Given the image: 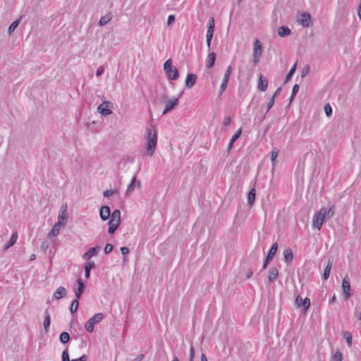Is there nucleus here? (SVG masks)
Masks as SVG:
<instances>
[{
    "mask_svg": "<svg viewBox=\"0 0 361 361\" xmlns=\"http://www.w3.org/2000/svg\"><path fill=\"white\" fill-rule=\"evenodd\" d=\"M104 318V315L102 313H97L93 317L89 319L92 322H94V324L99 323Z\"/></svg>",
    "mask_w": 361,
    "mask_h": 361,
    "instance_id": "nucleus-32",
    "label": "nucleus"
},
{
    "mask_svg": "<svg viewBox=\"0 0 361 361\" xmlns=\"http://www.w3.org/2000/svg\"><path fill=\"white\" fill-rule=\"evenodd\" d=\"M334 361H342L343 355L340 351H337L333 356Z\"/></svg>",
    "mask_w": 361,
    "mask_h": 361,
    "instance_id": "nucleus-43",
    "label": "nucleus"
},
{
    "mask_svg": "<svg viewBox=\"0 0 361 361\" xmlns=\"http://www.w3.org/2000/svg\"><path fill=\"white\" fill-rule=\"evenodd\" d=\"M20 19L18 20H16L15 21H13L11 25L10 26L8 27V34L11 35V33H13L14 32V30H16V28L18 27V25H19L20 23Z\"/></svg>",
    "mask_w": 361,
    "mask_h": 361,
    "instance_id": "nucleus-35",
    "label": "nucleus"
},
{
    "mask_svg": "<svg viewBox=\"0 0 361 361\" xmlns=\"http://www.w3.org/2000/svg\"><path fill=\"white\" fill-rule=\"evenodd\" d=\"M290 32V30L286 26H280L278 28V34L282 37L288 36Z\"/></svg>",
    "mask_w": 361,
    "mask_h": 361,
    "instance_id": "nucleus-24",
    "label": "nucleus"
},
{
    "mask_svg": "<svg viewBox=\"0 0 361 361\" xmlns=\"http://www.w3.org/2000/svg\"><path fill=\"white\" fill-rule=\"evenodd\" d=\"M78 305H79L78 300L75 299L72 302V304H71V308H70V310H71L72 314H74V313H75L77 312L78 308Z\"/></svg>",
    "mask_w": 361,
    "mask_h": 361,
    "instance_id": "nucleus-36",
    "label": "nucleus"
},
{
    "mask_svg": "<svg viewBox=\"0 0 361 361\" xmlns=\"http://www.w3.org/2000/svg\"><path fill=\"white\" fill-rule=\"evenodd\" d=\"M94 322H92L90 320L88 321L85 324V328L87 331L91 333L94 331Z\"/></svg>",
    "mask_w": 361,
    "mask_h": 361,
    "instance_id": "nucleus-38",
    "label": "nucleus"
},
{
    "mask_svg": "<svg viewBox=\"0 0 361 361\" xmlns=\"http://www.w3.org/2000/svg\"><path fill=\"white\" fill-rule=\"evenodd\" d=\"M232 70H233L232 67L231 66H229L227 68L226 73H224V78L222 80L220 90H219V96H221L222 94V93L226 90V89L227 87L228 82Z\"/></svg>",
    "mask_w": 361,
    "mask_h": 361,
    "instance_id": "nucleus-6",
    "label": "nucleus"
},
{
    "mask_svg": "<svg viewBox=\"0 0 361 361\" xmlns=\"http://www.w3.org/2000/svg\"><path fill=\"white\" fill-rule=\"evenodd\" d=\"M78 287L74 288V292L77 300L80 298L83 290L85 288V284L80 278L77 279Z\"/></svg>",
    "mask_w": 361,
    "mask_h": 361,
    "instance_id": "nucleus-11",
    "label": "nucleus"
},
{
    "mask_svg": "<svg viewBox=\"0 0 361 361\" xmlns=\"http://www.w3.org/2000/svg\"><path fill=\"white\" fill-rule=\"evenodd\" d=\"M164 69L169 80H177L179 77L178 69L172 66L171 59L167 60L164 64Z\"/></svg>",
    "mask_w": 361,
    "mask_h": 361,
    "instance_id": "nucleus-3",
    "label": "nucleus"
},
{
    "mask_svg": "<svg viewBox=\"0 0 361 361\" xmlns=\"http://www.w3.org/2000/svg\"><path fill=\"white\" fill-rule=\"evenodd\" d=\"M284 260L286 263H290L293 259V253L290 247H287L283 251Z\"/></svg>",
    "mask_w": 361,
    "mask_h": 361,
    "instance_id": "nucleus-15",
    "label": "nucleus"
},
{
    "mask_svg": "<svg viewBox=\"0 0 361 361\" xmlns=\"http://www.w3.org/2000/svg\"><path fill=\"white\" fill-rule=\"evenodd\" d=\"M326 214V208L322 207L317 213L315 214L312 220V226L321 229Z\"/></svg>",
    "mask_w": 361,
    "mask_h": 361,
    "instance_id": "nucleus-4",
    "label": "nucleus"
},
{
    "mask_svg": "<svg viewBox=\"0 0 361 361\" xmlns=\"http://www.w3.org/2000/svg\"><path fill=\"white\" fill-rule=\"evenodd\" d=\"M277 249H278V244L277 243H274L272 246L271 247L267 255V259L268 260H272V259L274 258V255H276V252L277 251Z\"/></svg>",
    "mask_w": 361,
    "mask_h": 361,
    "instance_id": "nucleus-22",
    "label": "nucleus"
},
{
    "mask_svg": "<svg viewBox=\"0 0 361 361\" xmlns=\"http://www.w3.org/2000/svg\"><path fill=\"white\" fill-rule=\"evenodd\" d=\"M310 305V300L308 298H305L303 301H302V303L301 304V307H304V310L306 311L309 307Z\"/></svg>",
    "mask_w": 361,
    "mask_h": 361,
    "instance_id": "nucleus-41",
    "label": "nucleus"
},
{
    "mask_svg": "<svg viewBox=\"0 0 361 361\" xmlns=\"http://www.w3.org/2000/svg\"><path fill=\"white\" fill-rule=\"evenodd\" d=\"M197 76L193 73H188L185 80V85L188 88H192L196 82Z\"/></svg>",
    "mask_w": 361,
    "mask_h": 361,
    "instance_id": "nucleus-13",
    "label": "nucleus"
},
{
    "mask_svg": "<svg viewBox=\"0 0 361 361\" xmlns=\"http://www.w3.org/2000/svg\"><path fill=\"white\" fill-rule=\"evenodd\" d=\"M49 247V244L47 242H44L42 244V246H41V248L44 250V251H46L47 249Z\"/></svg>",
    "mask_w": 361,
    "mask_h": 361,
    "instance_id": "nucleus-60",
    "label": "nucleus"
},
{
    "mask_svg": "<svg viewBox=\"0 0 361 361\" xmlns=\"http://www.w3.org/2000/svg\"><path fill=\"white\" fill-rule=\"evenodd\" d=\"M271 260H268L267 258L265 259V261L262 266V269H265L267 267L268 264L269 263Z\"/></svg>",
    "mask_w": 361,
    "mask_h": 361,
    "instance_id": "nucleus-62",
    "label": "nucleus"
},
{
    "mask_svg": "<svg viewBox=\"0 0 361 361\" xmlns=\"http://www.w3.org/2000/svg\"><path fill=\"white\" fill-rule=\"evenodd\" d=\"M113 250V245L110 243H107L104 247V252L109 254Z\"/></svg>",
    "mask_w": 361,
    "mask_h": 361,
    "instance_id": "nucleus-50",
    "label": "nucleus"
},
{
    "mask_svg": "<svg viewBox=\"0 0 361 361\" xmlns=\"http://www.w3.org/2000/svg\"><path fill=\"white\" fill-rule=\"evenodd\" d=\"M116 193H118V191L116 190H107L104 192L103 195L104 197H107Z\"/></svg>",
    "mask_w": 361,
    "mask_h": 361,
    "instance_id": "nucleus-44",
    "label": "nucleus"
},
{
    "mask_svg": "<svg viewBox=\"0 0 361 361\" xmlns=\"http://www.w3.org/2000/svg\"><path fill=\"white\" fill-rule=\"evenodd\" d=\"M135 182H136V177H135V176H134L133 177L130 184L128 185V188L126 191V195L130 194L133 191V190L135 188Z\"/></svg>",
    "mask_w": 361,
    "mask_h": 361,
    "instance_id": "nucleus-33",
    "label": "nucleus"
},
{
    "mask_svg": "<svg viewBox=\"0 0 361 361\" xmlns=\"http://www.w3.org/2000/svg\"><path fill=\"white\" fill-rule=\"evenodd\" d=\"M255 200V189L252 188L247 195V203L250 205H252Z\"/></svg>",
    "mask_w": 361,
    "mask_h": 361,
    "instance_id": "nucleus-30",
    "label": "nucleus"
},
{
    "mask_svg": "<svg viewBox=\"0 0 361 361\" xmlns=\"http://www.w3.org/2000/svg\"><path fill=\"white\" fill-rule=\"evenodd\" d=\"M299 90V85L298 84L294 85L293 90H292V94L293 96H295L296 93L298 92Z\"/></svg>",
    "mask_w": 361,
    "mask_h": 361,
    "instance_id": "nucleus-56",
    "label": "nucleus"
},
{
    "mask_svg": "<svg viewBox=\"0 0 361 361\" xmlns=\"http://www.w3.org/2000/svg\"><path fill=\"white\" fill-rule=\"evenodd\" d=\"M215 21L213 17L209 18L207 25V34H214V32Z\"/></svg>",
    "mask_w": 361,
    "mask_h": 361,
    "instance_id": "nucleus-27",
    "label": "nucleus"
},
{
    "mask_svg": "<svg viewBox=\"0 0 361 361\" xmlns=\"http://www.w3.org/2000/svg\"><path fill=\"white\" fill-rule=\"evenodd\" d=\"M111 18L112 16L111 13H108L102 16L99 21V26H104L106 25L111 20Z\"/></svg>",
    "mask_w": 361,
    "mask_h": 361,
    "instance_id": "nucleus-28",
    "label": "nucleus"
},
{
    "mask_svg": "<svg viewBox=\"0 0 361 361\" xmlns=\"http://www.w3.org/2000/svg\"><path fill=\"white\" fill-rule=\"evenodd\" d=\"M274 102H275L274 96H272L271 98L270 99V101L269 102V103L267 104V112H268L272 108V106L274 104Z\"/></svg>",
    "mask_w": 361,
    "mask_h": 361,
    "instance_id": "nucleus-49",
    "label": "nucleus"
},
{
    "mask_svg": "<svg viewBox=\"0 0 361 361\" xmlns=\"http://www.w3.org/2000/svg\"><path fill=\"white\" fill-rule=\"evenodd\" d=\"M144 357V355L140 354L137 355L135 359L130 360V361H142Z\"/></svg>",
    "mask_w": 361,
    "mask_h": 361,
    "instance_id": "nucleus-59",
    "label": "nucleus"
},
{
    "mask_svg": "<svg viewBox=\"0 0 361 361\" xmlns=\"http://www.w3.org/2000/svg\"><path fill=\"white\" fill-rule=\"evenodd\" d=\"M174 20H175V16L173 15H170L168 17L167 25H171L174 22Z\"/></svg>",
    "mask_w": 361,
    "mask_h": 361,
    "instance_id": "nucleus-53",
    "label": "nucleus"
},
{
    "mask_svg": "<svg viewBox=\"0 0 361 361\" xmlns=\"http://www.w3.org/2000/svg\"><path fill=\"white\" fill-rule=\"evenodd\" d=\"M194 356H195V348H194L193 345H190V357H189V361H193Z\"/></svg>",
    "mask_w": 361,
    "mask_h": 361,
    "instance_id": "nucleus-51",
    "label": "nucleus"
},
{
    "mask_svg": "<svg viewBox=\"0 0 361 361\" xmlns=\"http://www.w3.org/2000/svg\"><path fill=\"white\" fill-rule=\"evenodd\" d=\"M335 214V207L334 205H332L331 206L329 209L327 210L326 209V218H331Z\"/></svg>",
    "mask_w": 361,
    "mask_h": 361,
    "instance_id": "nucleus-40",
    "label": "nucleus"
},
{
    "mask_svg": "<svg viewBox=\"0 0 361 361\" xmlns=\"http://www.w3.org/2000/svg\"><path fill=\"white\" fill-rule=\"evenodd\" d=\"M262 47L260 41L259 39H256L254 42L253 56L260 57L262 56Z\"/></svg>",
    "mask_w": 361,
    "mask_h": 361,
    "instance_id": "nucleus-12",
    "label": "nucleus"
},
{
    "mask_svg": "<svg viewBox=\"0 0 361 361\" xmlns=\"http://www.w3.org/2000/svg\"><path fill=\"white\" fill-rule=\"evenodd\" d=\"M213 35H214V34H212V33H209V34H207V35H206V38H207V46L208 49H209V48H210L211 42H212V37H213Z\"/></svg>",
    "mask_w": 361,
    "mask_h": 361,
    "instance_id": "nucleus-47",
    "label": "nucleus"
},
{
    "mask_svg": "<svg viewBox=\"0 0 361 361\" xmlns=\"http://www.w3.org/2000/svg\"><path fill=\"white\" fill-rule=\"evenodd\" d=\"M178 102L179 99L178 97H173L172 99L167 101L165 104V108L162 114H166L168 112L172 111L178 106Z\"/></svg>",
    "mask_w": 361,
    "mask_h": 361,
    "instance_id": "nucleus-9",
    "label": "nucleus"
},
{
    "mask_svg": "<svg viewBox=\"0 0 361 361\" xmlns=\"http://www.w3.org/2000/svg\"><path fill=\"white\" fill-rule=\"evenodd\" d=\"M279 276V271L276 267H272L269 269V273H268V280L269 282L273 281L275 280L277 276Z\"/></svg>",
    "mask_w": 361,
    "mask_h": 361,
    "instance_id": "nucleus-19",
    "label": "nucleus"
},
{
    "mask_svg": "<svg viewBox=\"0 0 361 361\" xmlns=\"http://www.w3.org/2000/svg\"><path fill=\"white\" fill-rule=\"evenodd\" d=\"M69 339H70V335L68 332L64 331L60 334L59 340L62 343L65 344V343H68Z\"/></svg>",
    "mask_w": 361,
    "mask_h": 361,
    "instance_id": "nucleus-34",
    "label": "nucleus"
},
{
    "mask_svg": "<svg viewBox=\"0 0 361 361\" xmlns=\"http://www.w3.org/2000/svg\"><path fill=\"white\" fill-rule=\"evenodd\" d=\"M324 109L325 114L327 116H331L332 109H331V106H330V104H325Z\"/></svg>",
    "mask_w": 361,
    "mask_h": 361,
    "instance_id": "nucleus-42",
    "label": "nucleus"
},
{
    "mask_svg": "<svg viewBox=\"0 0 361 361\" xmlns=\"http://www.w3.org/2000/svg\"><path fill=\"white\" fill-rule=\"evenodd\" d=\"M357 16H358L359 18L361 19V0H360V5L358 6V8H357Z\"/></svg>",
    "mask_w": 361,
    "mask_h": 361,
    "instance_id": "nucleus-63",
    "label": "nucleus"
},
{
    "mask_svg": "<svg viewBox=\"0 0 361 361\" xmlns=\"http://www.w3.org/2000/svg\"><path fill=\"white\" fill-rule=\"evenodd\" d=\"M17 238H18V233H17V231H15L12 234L9 242L4 245V250H6L9 249L11 246H13L16 243Z\"/></svg>",
    "mask_w": 361,
    "mask_h": 361,
    "instance_id": "nucleus-21",
    "label": "nucleus"
},
{
    "mask_svg": "<svg viewBox=\"0 0 361 361\" xmlns=\"http://www.w3.org/2000/svg\"><path fill=\"white\" fill-rule=\"evenodd\" d=\"M216 60V54L214 52H211L208 54L207 60L206 63V66L207 68H211L213 67L214 62Z\"/></svg>",
    "mask_w": 361,
    "mask_h": 361,
    "instance_id": "nucleus-20",
    "label": "nucleus"
},
{
    "mask_svg": "<svg viewBox=\"0 0 361 361\" xmlns=\"http://www.w3.org/2000/svg\"><path fill=\"white\" fill-rule=\"evenodd\" d=\"M342 335L343 338L346 341L348 347L352 345V335L349 331H343Z\"/></svg>",
    "mask_w": 361,
    "mask_h": 361,
    "instance_id": "nucleus-31",
    "label": "nucleus"
},
{
    "mask_svg": "<svg viewBox=\"0 0 361 361\" xmlns=\"http://www.w3.org/2000/svg\"><path fill=\"white\" fill-rule=\"evenodd\" d=\"M296 70V63L294 64V66L290 68L288 73L286 75L285 78V82H287L293 76V75L295 73Z\"/></svg>",
    "mask_w": 361,
    "mask_h": 361,
    "instance_id": "nucleus-37",
    "label": "nucleus"
},
{
    "mask_svg": "<svg viewBox=\"0 0 361 361\" xmlns=\"http://www.w3.org/2000/svg\"><path fill=\"white\" fill-rule=\"evenodd\" d=\"M62 361H71L69 359L68 349H66L65 350H63V352L62 353Z\"/></svg>",
    "mask_w": 361,
    "mask_h": 361,
    "instance_id": "nucleus-45",
    "label": "nucleus"
},
{
    "mask_svg": "<svg viewBox=\"0 0 361 361\" xmlns=\"http://www.w3.org/2000/svg\"><path fill=\"white\" fill-rule=\"evenodd\" d=\"M253 272H252V269H249L247 271V274H246V278L249 279L252 276Z\"/></svg>",
    "mask_w": 361,
    "mask_h": 361,
    "instance_id": "nucleus-61",
    "label": "nucleus"
},
{
    "mask_svg": "<svg viewBox=\"0 0 361 361\" xmlns=\"http://www.w3.org/2000/svg\"><path fill=\"white\" fill-rule=\"evenodd\" d=\"M231 122V118L230 116H226V118H224V120L223 121V124L226 126L230 125Z\"/></svg>",
    "mask_w": 361,
    "mask_h": 361,
    "instance_id": "nucleus-54",
    "label": "nucleus"
},
{
    "mask_svg": "<svg viewBox=\"0 0 361 361\" xmlns=\"http://www.w3.org/2000/svg\"><path fill=\"white\" fill-rule=\"evenodd\" d=\"M94 267V262H88L85 265V276L88 279L90 274V269Z\"/></svg>",
    "mask_w": 361,
    "mask_h": 361,
    "instance_id": "nucleus-29",
    "label": "nucleus"
},
{
    "mask_svg": "<svg viewBox=\"0 0 361 361\" xmlns=\"http://www.w3.org/2000/svg\"><path fill=\"white\" fill-rule=\"evenodd\" d=\"M268 87V80L265 78H263L262 75H260L258 81V89L260 91L264 92Z\"/></svg>",
    "mask_w": 361,
    "mask_h": 361,
    "instance_id": "nucleus-16",
    "label": "nucleus"
},
{
    "mask_svg": "<svg viewBox=\"0 0 361 361\" xmlns=\"http://www.w3.org/2000/svg\"><path fill=\"white\" fill-rule=\"evenodd\" d=\"M100 249L99 246L90 247L84 255H82V258L84 259L88 260L92 257V256Z\"/></svg>",
    "mask_w": 361,
    "mask_h": 361,
    "instance_id": "nucleus-14",
    "label": "nucleus"
},
{
    "mask_svg": "<svg viewBox=\"0 0 361 361\" xmlns=\"http://www.w3.org/2000/svg\"><path fill=\"white\" fill-rule=\"evenodd\" d=\"M213 35H214V34H212V33H209V34H207V35H206V38H207V46L208 49H209V48H210L211 42H212V37H213Z\"/></svg>",
    "mask_w": 361,
    "mask_h": 361,
    "instance_id": "nucleus-46",
    "label": "nucleus"
},
{
    "mask_svg": "<svg viewBox=\"0 0 361 361\" xmlns=\"http://www.w3.org/2000/svg\"><path fill=\"white\" fill-rule=\"evenodd\" d=\"M44 319L43 322L44 328L45 329V331L47 332L49 329V327L50 326L51 323V316L48 310H47L44 312Z\"/></svg>",
    "mask_w": 361,
    "mask_h": 361,
    "instance_id": "nucleus-23",
    "label": "nucleus"
},
{
    "mask_svg": "<svg viewBox=\"0 0 361 361\" xmlns=\"http://www.w3.org/2000/svg\"><path fill=\"white\" fill-rule=\"evenodd\" d=\"M61 224H60V223H56V224L53 226V227H52V228H51V231H50V232H49V235H48V236H49V238H51V237H53V236H56V235H59V231H60V227H61Z\"/></svg>",
    "mask_w": 361,
    "mask_h": 361,
    "instance_id": "nucleus-25",
    "label": "nucleus"
},
{
    "mask_svg": "<svg viewBox=\"0 0 361 361\" xmlns=\"http://www.w3.org/2000/svg\"><path fill=\"white\" fill-rule=\"evenodd\" d=\"M66 293H67L66 289L64 287H63V286H60L54 292V297L56 300H59V299L65 297L66 295Z\"/></svg>",
    "mask_w": 361,
    "mask_h": 361,
    "instance_id": "nucleus-18",
    "label": "nucleus"
},
{
    "mask_svg": "<svg viewBox=\"0 0 361 361\" xmlns=\"http://www.w3.org/2000/svg\"><path fill=\"white\" fill-rule=\"evenodd\" d=\"M310 68L308 66H305L301 72V77L305 78L307 74H309Z\"/></svg>",
    "mask_w": 361,
    "mask_h": 361,
    "instance_id": "nucleus-48",
    "label": "nucleus"
},
{
    "mask_svg": "<svg viewBox=\"0 0 361 361\" xmlns=\"http://www.w3.org/2000/svg\"><path fill=\"white\" fill-rule=\"evenodd\" d=\"M311 15L308 13H302L300 17L298 18V22L304 27H308L312 25Z\"/></svg>",
    "mask_w": 361,
    "mask_h": 361,
    "instance_id": "nucleus-7",
    "label": "nucleus"
},
{
    "mask_svg": "<svg viewBox=\"0 0 361 361\" xmlns=\"http://www.w3.org/2000/svg\"><path fill=\"white\" fill-rule=\"evenodd\" d=\"M99 215L103 221L107 220L110 218L109 221L108 232L110 234H114L121 224V212L119 209H115L111 214L110 208L108 206H103L99 211Z\"/></svg>",
    "mask_w": 361,
    "mask_h": 361,
    "instance_id": "nucleus-1",
    "label": "nucleus"
},
{
    "mask_svg": "<svg viewBox=\"0 0 361 361\" xmlns=\"http://www.w3.org/2000/svg\"><path fill=\"white\" fill-rule=\"evenodd\" d=\"M332 267V261L330 259L328 260L327 264L324 269V274H323V279L324 280H327L329 277L331 269Z\"/></svg>",
    "mask_w": 361,
    "mask_h": 361,
    "instance_id": "nucleus-26",
    "label": "nucleus"
},
{
    "mask_svg": "<svg viewBox=\"0 0 361 361\" xmlns=\"http://www.w3.org/2000/svg\"><path fill=\"white\" fill-rule=\"evenodd\" d=\"M66 205L62 206L60 209V212L58 216V221L56 223H60L61 226H64L66 224Z\"/></svg>",
    "mask_w": 361,
    "mask_h": 361,
    "instance_id": "nucleus-10",
    "label": "nucleus"
},
{
    "mask_svg": "<svg viewBox=\"0 0 361 361\" xmlns=\"http://www.w3.org/2000/svg\"><path fill=\"white\" fill-rule=\"evenodd\" d=\"M242 133V129L239 128L238 130L235 132L233 135L232 136L231 139L230 140L228 151L230 152L231 149L233 147V143L240 137V135Z\"/></svg>",
    "mask_w": 361,
    "mask_h": 361,
    "instance_id": "nucleus-17",
    "label": "nucleus"
},
{
    "mask_svg": "<svg viewBox=\"0 0 361 361\" xmlns=\"http://www.w3.org/2000/svg\"><path fill=\"white\" fill-rule=\"evenodd\" d=\"M121 254L124 256L127 255L129 253V249L126 247H121Z\"/></svg>",
    "mask_w": 361,
    "mask_h": 361,
    "instance_id": "nucleus-55",
    "label": "nucleus"
},
{
    "mask_svg": "<svg viewBox=\"0 0 361 361\" xmlns=\"http://www.w3.org/2000/svg\"><path fill=\"white\" fill-rule=\"evenodd\" d=\"M355 317L357 319L361 320V312L356 310L355 312Z\"/></svg>",
    "mask_w": 361,
    "mask_h": 361,
    "instance_id": "nucleus-58",
    "label": "nucleus"
},
{
    "mask_svg": "<svg viewBox=\"0 0 361 361\" xmlns=\"http://www.w3.org/2000/svg\"><path fill=\"white\" fill-rule=\"evenodd\" d=\"M145 137L147 140V154L151 157L155 152L157 143V133L154 126L151 125L147 127Z\"/></svg>",
    "mask_w": 361,
    "mask_h": 361,
    "instance_id": "nucleus-2",
    "label": "nucleus"
},
{
    "mask_svg": "<svg viewBox=\"0 0 361 361\" xmlns=\"http://www.w3.org/2000/svg\"><path fill=\"white\" fill-rule=\"evenodd\" d=\"M78 359H79V361H86L87 359V356L86 355H83Z\"/></svg>",
    "mask_w": 361,
    "mask_h": 361,
    "instance_id": "nucleus-64",
    "label": "nucleus"
},
{
    "mask_svg": "<svg viewBox=\"0 0 361 361\" xmlns=\"http://www.w3.org/2000/svg\"><path fill=\"white\" fill-rule=\"evenodd\" d=\"M279 150L277 148H274L273 149V150L271 152V162H272L273 165L275 164L274 162H275V160H276V157L279 155Z\"/></svg>",
    "mask_w": 361,
    "mask_h": 361,
    "instance_id": "nucleus-39",
    "label": "nucleus"
},
{
    "mask_svg": "<svg viewBox=\"0 0 361 361\" xmlns=\"http://www.w3.org/2000/svg\"><path fill=\"white\" fill-rule=\"evenodd\" d=\"M104 73V68L102 66H99L96 72L97 76H99Z\"/></svg>",
    "mask_w": 361,
    "mask_h": 361,
    "instance_id": "nucleus-57",
    "label": "nucleus"
},
{
    "mask_svg": "<svg viewBox=\"0 0 361 361\" xmlns=\"http://www.w3.org/2000/svg\"><path fill=\"white\" fill-rule=\"evenodd\" d=\"M110 105V102L104 101L98 106L97 111L102 116L110 115L111 114H112V111L109 109Z\"/></svg>",
    "mask_w": 361,
    "mask_h": 361,
    "instance_id": "nucleus-8",
    "label": "nucleus"
},
{
    "mask_svg": "<svg viewBox=\"0 0 361 361\" xmlns=\"http://www.w3.org/2000/svg\"><path fill=\"white\" fill-rule=\"evenodd\" d=\"M302 301H303V300L302 299L300 295H298L296 297V299H295V305L298 307H301V304L302 303Z\"/></svg>",
    "mask_w": 361,
    "mask_h": 361,
    "instance_id": "nucleus-52",
    "label": "nucleus"
},
{
    "mask_svg": "<svg viewBox=\"0 0 361 361\" xmlns=\"http://www.w3.org/2000/svg\"><path fill=\"white\" fill-rule=\"evenodd\" d=\"M343 296L345 300H348L351 297L350 280L348 276H345L342 281Z\"/></svg>",
    "mask_w": 361,
    "mask_h": 361,
    "instance_id": "nucleus-5",
    "label": "nucleus"
}]
</instances>
